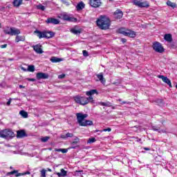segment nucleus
<instances>
[{
	"label": "nucleus",
	"instance_id": "f257e3e1",
	"mask_svg": "<svg viewBox=\"0 0 177 177\" xmlns=\"http://www.w3.org/2000/svg\"><path fill=\"white\" fill-rule=\"evenodd\" d=\"M76 116L77 122L80 127H88V125L93 124V122L91 120H85V118L88 117V114H82L81 113H78L76 114Z\"/></svg>",
	"mask_w": 177,
	"mask_h": 177
},
{
	"label": "nucleus",
	"instance_id": "f03ea898",
	"mask_svg": "<svg viewBox=\"0 0 177 177\" xmlns=\"http://www.w3.org/2000/svg\"><path fill=\"white\" fill-rule=\"evenodd\" d=\"M96 23L101 30H109L110 27V19L104 16H100Z\"/></svg>",
	"mask_w": 177,
	"mask_h": 177
},
{
	"label": "nucleus",
	"instance_id": "7ed1b4c3",
	"mask_svg": "<svg viewBox=\"0 0 177 177\" xmlns=\"http://www.w3.org/2000/svg\"><path fill=\"white\" fill-rule=\"evenodd\" d=\"M75 101L76 103L82 104V106H85L88 104V103H95V100H93V97L92 96L88 97L77 96L75 97Z\"/></svg>",
	"mask_w": 177,
	"mask_h": 177
},
{
	"label": "nucleus",
	"instance_id": "20e7f679",
	"mask_svg": "<svg viewBox=\"0 0 177 177\" xmlns=\"http://www.w3.org/2000/svg\"><path fill=\"white\" fill-rule=\"evenodd\" d=\"M15 136H16V134L9 129H6L0 131V138L3 139H12Z\"/></svg>",
	"mask_w": 177,
	"mask_h": 177
},
{
	"label": "nucleus",
	"instance_id": "39448f33",
	"mask_svg": "<svg viewBox=\"0 0 177 177\" xmlns=\"http://www.w3.org/2000/svg\"><path fill=\"white\" fill-rule=\"evenodd\" d=\"M118 32L119 34H122L125 35V37H129L130 38H135V37H136V32L135 31L124 28L118 29Z\"/></svg>",
	"mask_w": 177,
	"mask_h": 177
},
{
	"label": "nucleus",
	"instance_id": "423d86ee",
	"mask_svg": "<svg viewBox=\"0 0 177 177\" xmlns=\"http://www.w3.org/2000/svg\"><path fill=\"white\" fill-rule=\"evenodd\" d=\"M153 49L155 50V52H157L158 53H164V47H162V45L160 42H155L153 44Z\"/></svg>",
	"mask_w": 177,
	"mask_h": 177
},
{
	"label": "nucleus",
	"instance_id": "0eeeda50",
	"mask_svg": "<svg viewBox=\"0 0 177 177\" xmlns=\"http://www.w3.org/2000/svg\"><path fill=\"white\" fill-rule=\"evenodd\" d=\"M30 171L19 173V170H14V171L7 173V175L9 176V175H15V174L16 177H19V176H24V175H30Z\"/></svg>",
	"mask_w": 177,
	"mask_h": 177
},
{
	"label": "nucleus",
	"instance_id": "6e6552de",
	"mask_svg": "<svg viewBox=\"0 0 177 177\" xmlns=\"http://www.w3.org/2000/svg\"><path fill=\"white\" fill-rule=\"evenodd\" d=\"M133 3L138 8H149V3L147 1L141 2L140 1L133 0Z\"/></svg>",
	"mask_w": 177,
	"mask_h": 177
},
{
	"label": "nucleus",
	"instance_id": "1a4fd4ad",
	"mask_svg": "<svg viewBox=\"0 0 177 177\" xmlns=\"http://www.w3.org/2000/svg\"><path fill=\"white\" fill-rule=\"evenodd\" d=\"M89 5L92 8H100L102 6V1L100 0H89Z\"/></svg>",
	"mask_w": 177,
	"mask_h": 177
},
{
	"label": "nucleus",
	"instance_id": "9d476101",
	"mask_svg": "<svg viewBox=\"0 0 177 177\" xmlns=\"http://www.w3.org/2000/svg\"><path fill=\"white\" fill-rule=\"evenodd\" d=\"M37 80H48L49 75L48 73H37L36 75Z\"/></svg>",
	"mask_w": 177,
	"mask_h": 177
},
{
	"label": "nucleus",
	"instance_id": "9b49d317",
	"mask_svg": "<svg viewBox=\"0 0 177 177\" xmlns=\"http://www.w3.org/2000/svg\"><path fill=\"white\" fill-rule=\"evenodd\" d=\"M62 17L64 20H66L67 21H75V20L74 17H71L70 15L66 12L62 14Z\"/></svg>",
	"mask_w": 177,
	"mask_h": 177
},
{
	"label": "nucleus",
	"instance_id": "f8f14e48",
	"mask_svg": "<svg viewBox=\"0 0 177 177\" xmlns=\"http://www.w3.org/2000/svg\"><path fill=\"white\" fill-rule=\"evenodd\" d=\"M32 48L35 52H36V53H38L39 55L44 53V50H42V48H41L42 46H41V44L33 46Z\"/></svg>",
	"mask_w": 177,
	"mask_h": 177
},
{
	"label": "nucleus",
	"instance_id": "ddd939ff",
	"mask_svg": "<svg viewBox=\"0 0 177 177\" xmlns=\"http://www.w3.org/2000/svg\"><path fill=\"white\" fill-rule=\"evenodd\" d=\"M158 78H160L163 82H165V84H167L170 88H172V84L171 83V80L168 79V77L164 76V75H159Z\"/></svg>",
	"mask_w": 177,
	"mask_h": 177
},
{
	"label": "nucleus",
	"instance_id": "4468645a",
	"mask_svg": "<svg viewBox=\"0 0 177 177\" xmlns=\"http://www.w3.org/2000/svg\"><path fill=\"white\" fill-rule=\"evenodd\" d=\"M46 23H47V24H59V23H60V21L55 18H48L46 21Z\"/></svg>",
	"mask_w": 177,
	"mask_h": 177
},
{
	"label": "nucleus",
	"instance_id": "2eb2a0df",
	"mask_svg": "<svg viewBox=\"0 0 177 177\" xmlns=\"http://www.w3.org/2000/svg\"><path fill=\"white\" fill-rule=\"evenodd\" d=\"M122 16H124V13H122V11L120 10H117L115 12H114V17L115 19H122Z\"/></svg>",
	"mask_w": 177,
	"mask_h": 177
},
{
	"label": "nucleus",
	"instance_id": "dca6fc26",
	"mask_svg": "<svg viewBox=\"0 0 177 177\" xmlns=\"http://www.w3.org/2000/svg\"><path fill=\"white\" fill-rule=\"evenodd\" d=\"M78 143H80V138H78V137H75L74 140L71 143V149H75Z\"/></svg>",
	"mask_w": 177,
	"mask_h": 177
},
{
	"label": "nucleus",
	"instance_id": "f3484780",
	"mask_svg": "<svg viewBox=\"0 0 177 177\" xmlns=\"http://www.w3.org/2000/svg\"><path fill=\"white\" fill-rule=\"evenodd\" d=\"M97 78L98 79V80L97 81H100L101 84H103L104 85V84H106V79H104V77H103V73H100L97 75Z\"/></svg>",
	"mask_w": 177,
	"mask_h": 177
},
{
	"label": "nucleus",
	"instance_id": "a211bd4d",
	"mask_svg": "<svg viewBox=\"0 0 177 177\" xmlns=\"http://www.w3.org/2000/svg\"><path fill=\"white\" fill-rule=\"evenodd\" d=\"M81 31H82V30L78 28V27H77V26H75V28H73L71 30V32L73 34H75V35H78L81 34Z\"/></svg>",
	"mask_w": 177,
	"mask_h": 177
},
{
	"label": "nucleus",
	"instance_id": "6ab92c4d",
	"mask_svg": "<svg viewBox=\"0 0 177 177\" xmlns=\"http://www.w3.org/2000/svg\"><path fill=\"white\" fill-rule=\"evenodd\" d=\"M25 136H27V134L24 130H20L17 132V138H25Z\"/></svg>",
	"mask_w": 177,
	"mask_h": 177
},
{
	"label": "nucleus",
	"instance_id": "aec40b11",
	"mask_svg": "<svg viewBox=\"0 0 177 177\" xmlns=\"http://www.w3.org/2000/svg\"><path fill=\"white\" fill-rule=\"evenodd\" d=\"M97 93H99L96 89H92L86 92V96H89L88 97H90V96H92L93 95H95V94L97 95Z\"/></svg>",
	"mask_w": 177,
	"mask_h": 177
},
{
	"label": "nucleus",
	"instance_id": "412c9836",
	"mask_svg": "<svg viewBox=\"0 0 177 177\" xmlns=\"http://www.w3.org/2000/svg\"><path fill=\"white\" fill-rule=\"evenodd\" d=\"M20 30L15 28V27H12V29H11V35L13 36V35H19V34H20Z\"/></svg>",
	"mask_w": 177,
	"mask_h": 177
},
{
	"label": "nucleus",
	"instance_id": "4be33fe9",
	"mask_svg": "<svg viewBox=\"0 0 177 177\" xmlns=\"http://www.w3.org/2000/svg\"><path fill=\"white\" fill-rule=\"evenodd\" d=\"M50 60L52 63H60V62H63V59L56 57H52Z\"/></svg>",
	"mask_w": 177,
	"mask_h": 177
},
{
	"label": "nucleus",
	"instance_id": "5701e85b",
	"mask_svg": "<svg viewBox=\"0 0 177 177\" xmlns=\"http://www.w3.org/2000/svg\"><path fill=\"white\" fill-rule=\"evenodd\" d=\"M152 129L153 131H156L157 132H159V133H165L167 132L165 130H162L157 126H153Z\"/></svg>",
	"mask_w": 177,
	"mask_h": 177
},
{
	"label": "nucleus",
	"instance_id": "b1692460",
	"mask_svg": "<svg viewBox=\"0 0 177 177\" xmlns=\"http://www.w3.org/2000/svg\"><path fill=\"white\" fill-rule=\"evenodd\" d=\"M54 35L55 33H53V32H44V38H52Z\"/></svg>",
	"mask_w": 177,
	"mask_h": 177
},
{
	"label": "nucleus",
	"instance_id": "393cba45",
	"mask_svg": "<svg viewBox=\"0 0 177 177\" xmlns=\"http://www.w3.org/2000/svg\"><path fill=\"white\" fill-rule=\"evenodd\" d=\"M26 40V37L24 36H19V35H17V37H15V42H20L24 41Z\"/></svg>",
	"mask_w": 177,
	"mask_h": 177
},
{
	"label": "nucleus",
	"instance_id": "a878e982",
	"mask_svg": "<svg viewBox=\"0 0 177 177\" xmlns=\"http://www.w3.org/2000/svg\"><path fill=\"white\" fill-rule=\"evenodd\" d=\"M57 176L59 177H64L67 176V171L64 170V169H61L60 173H57Z\"/></svg>",
	"mask_w": 177,
	"mask_h": 177
},
{
	"label": "nucleus",
	"instance_id": "bb28decb",
	"mask_svg": "<svg viewBox=\"0 0 177 177\" xmlns=\"http://www.w3.org/2000/svg\"><path fill=\"white\" fill-rule=\"evenodd\" d=\"M84 8H85V3H84L82 1L79 3L76 6L77 10H82Z\"/></svg>",
	"mask_w": 177,
	"mask_h": 177
},
{
	"label": "nucleus",
	"instance_id": "cd10ccee",
	"mask_svg": "<svg viewBox=\"0 0 177 177\" xmlns=\"http://www.w3.org/2000/svg\"><path fill=\"white\" fill-rule=\"evenodd\" d=\"M164 39L167 42H172V35L171 34H166L165 35Z\"/></svg>",
	"mask_w": 177,
	"mask_h": 177
},
{
	"label": "nucleus",
	"instance_id": "c85d7f7f",
	"mask_svg": "<svg viewBox=\"0 0 177 177\" xmlns=\"http://www.w3.org/2000/svg\"><path fill=\"white\" fill-rule=\"evenodd\" d=\"M23 3V0H15L13 1L14 6H16V8H19V6H21Z\"/></svg>",
	"mask_w": 177,
	"mask_h": 177
},
{
	"label": "nucleus",
	"instance_id": "c756f323",
	"mask_svg": "<svg viewBox=\"0 0 177 177\" xmlns=\"http://www.w3.org/2000/svg\"><path fill=\"white\" fill-rule=\"evenodd\" d=\"M35 33L37 34V37L41 39V38H44V32H41L39 30H35Z\"/></svg>",
	"mask_w": 177,
	"mask_h": 177
},
{
	"label": "nucleus",
	"instance_id": "7c9ffc66",
	"mask_svg": "<svg viewBox=\"0 0 177 177\" xmlns=\"http://www.w3.org/2000/svg\"><path fill=\"white\" fill-rule=\"evenodd\" d=\"M19 114L24 118H27L28 117V113L26 111H20Z\"/></svg>",
	"mask_w": 177,
	"mask_h": 177
},
{
	"label": "nucleus",
	"instance_id": "2f4dec72",
	"mask_svg": "<svg viewBox=\"0 0 177 177\" xmlns=\"http://www.w3.org/2000/svg\"><path fill=\"white\" fill-rule=\"evenodd\" d=\"M4 32H5V34H7L8 35H11L12 27H10V28L8 27L6 29H4Z\"/></svg>",
	"mask_w": 177,
	"mask_h": 177
},
{
	"label": "nucleus",
	"instance_id": "473e14b6",
	"mask_svg": "<svg viewBox=\"0 0 177 177\" xmlns=\"http://www.w3.org/2000/svg\"><path fill=\"white\" fill-rule=\"evenodd\" d=\"M167 6H170V8H176V4H175V3L171 2V1H167Z\"/></svg>",
	"mask_w": 177,
	"mask_h": 177
},
{
	"label": "nucleus",
	"instance_id": "72a5a7b5",
	"mask_svg": "<svg viewBox=\"0 0 177 177\" xmlns=\"http://www.w3.org/2000/svg\"><path fill=\"white\" fill-rule=\"evenodd\" d=\"M28 71L30 73H34L35 71V66L34 65H29L28 66Z\"/></svg>",
	"mask_w": 177,
	"mask_h": 177
},
{
	"label": "nucleus",
	"instance_id": "f704fd0d",
	"mask_svg": "<svg viewBox=\"0 0 177 177\" xmlns=\"http://www.w3.org/2000/svg\"><path fill=\"white\" fill-rule=\"evenodd\" d=\"M73 136L74 134L71 133H67L66 136H62L61 138H62V139H66V138H73Z\"/></svg>",
	"mask_w": 177,
	"mask_h": 177
},
{
	"label": "nucleus",
	"instance_id": "c9c22d12",
	"mask_svg": "<svg viewBox=\"0 0 177 177\" xmlns=\"http://www.w3.org/2000/svg\"><path fill=\"white\" fill-rule=\"evenodd\" d=\"M50 139L49 136H45L41 138V141L43 142L44 143H46V142H48Z\"/></svg>",
	"mask_w": 177,
	"mask_h": 177
},
{
	"label": "nucleus",
	"instance_id": "e433bc0d",
	"mask_svg": "<svg viewBox=\"0 0 177 177\" xmlns=\"http://www.w3.org/2000/svg\"><path fill=\"white\" fill-rule=\"evenodd\" d=\"M41 177H46V170L45 169H41Z\"/></svg>",
	"mask_w": 177,
	"mask_h": 177
},
{
	"label": "nucleus",
	"instance_id": "4c0bfd02",
	"mask_svg": "<svg viewBox=\"0 0 177 177\" xmlns=\"http://www.w3.org/2000/svg\"><path fill=\"white\" fill-rule=\"evenodd\" d=\"M95 142H96V138H91L88 140L87 143H95Z\"/></svg>",
	"mask_w": 177,
	"mask_h": 177
},
{
	"label": "nucleus",
	"instance_id": "58836bf2",
	"mask_svg": "<svg viewBox=\"0 0 177 177\" xmlns=\"http://www.w3.org/2000/svg\"><path fill=\"white\" fill-rule=\"evenodd\" d=\"M101 106H105L106 107L110 106V102H100Z\"/></svg>",
	"mask_w": 177,
	"mask_h": 177
},
{
	"label": "nucleus",
	"instance_id": "ea45409f",
	"mask_svg": "<svg viewBox=\"0 0 177 177\" xmlns=\"http://www.w3.org/2000/svg\"><path fill=\"white\" fill-rule=\"evenodd\" d=\"M37 9L39 10H45V6L40 4L37 6Z\"/></svg>",
	"mask_w": 177,
	"mask_h": 177
},
{
	"label": "nucleus",
	"instance_id": "a19ab883",
	"mask_svg": "<svg viewBox=\"0 0 177 177\" xmlns=\"http://www.w3.org/2000/svg\"><path fill=\"white\" fill-rule=\"evenodd\" d=\"M65 77H66V75L65 74H62V75H58L59 80H63Z\"/></svg>",
	"mask_w": 177,
	"mask_h": 177
},
{
	"label": "nucleus",
	"instance_id": "79ce46f5",
	"mask_svg": "<svg viewBox=\"0 0 177 177\" xmlns=\"http://www.w3.org/2000/svg\"><path fill=\"white\" fill-rule=\"evenodd\" d=\"M102 132H111V128L104 129Z\"/></svg>",
	"mask_w": 177,
	"mask_h": 177
},
{
	"label": "nucleus",
	"instance_id": "37998d69",
	"mask_svg": "<svg viewBox=\"0 0 177 177\" xmlns=\"http://www.w3.org/2000/svg\"><path fill=\"white\" fill-rule=\"evenodd\" d=\"M67 151H68L67 149H62L61 153L65 154V153H67Z\"/></svg>",
	"mask_w": 177,
	"mask_h": 177
},
{
	"label": "nucleus",
	"instance_id": "c03bdc74",
	"mask_svg": "<svg viewBox=\"0 0 177 177\" xmlns=\"http://www.w3.org/2000/svg\"><path fill=\"white\" fill-rule=\"evenodd\" d=\"M61 1L62 3L68 6V2L67 1V0H61Z\"/></svg>",
	"mask_w": 177,
	"mask_h": 177
},
{
	"label": "nucleus",
	"instance_id": "a18cd8bd",
	"mask_svg": "<svg viewBox=\"0 0 177 177\" xmlns=\"http://www.w3.org/2000/svg\"><path fill=\"white\" fill-rule=\"evenodd\" d=\"M83 55L85 56L86 57H88V51L83 50Z\"/></svg>",
	"mask_w": 177,
	"mask_h": 177
},
{
	"label": "nucleus",
	"instance_id": "49530a36",
	"mask_svg": "<svg viewBox=\"0 0 177 177\" xmlns=\"http://www.w3.org/2000/svg\"><path fill=\"white\" fill-rule=\"evenodd\" d=\"M7 46H8V44H3V45L0 46V48H1V49H3V48H6Z\"/></svg>",
	"mask_w": 177,
	"mask_h": 177
},
{
	"label": "nucleus",
	"instance_id": "de8ad7c7",
	"mask_svg": "<svg viewBox=\"0 0 177 177\" xmlns=\"http://www.w3.org/2000/svg\"><path fill=\"white\" fill-rule=\"evenodd\" d=\"M10 103H12V99H10V100L7 102V106H10Z\"/></svg>",
	"mask_w": 177,
	"mask_h": 177
},
{
	"label": "nucleus",
	"instance_id": "09e8293b",
	"mask_svg": "<svg viewBox=\"0 0 177 177\" xmlns=\"http://www.w3.org/2000/svg\"><path fill=\"white\" fill-rule=\"evenodd\" d=\"M129 103H131V102H127L123 101L120 103V104H129Z\"/></svg>",
	"mask_w": 177,
	"mask_h": 177
},
{
	"label": "nucleus",
	"instance_id": "8fccbe9b",
	"mask_svg": "<svg viewBox=\"0 0 177 177\" xmlns=\"http://www.w3.org/2000/svg\"><path fill=\"white\" fill-rule=\"evenodd\" d=\"M134 139H136V142H141V141H142V139L138 138H135V137H134Z\"/></svg>",
	"mask_w": 177,
	"mask_h": 177
},
{
	"label": "nucleus",
	"instance_id": "3c124183",
	"mask_svg": "<svg viewBox=\"0 0 177 177\" xmlns=\"http://www.w3.org/2000/svg\"><path fill=\"white\" fill-rule=\"evenodd\" d=\"M28 81H31L32 82H34L35 81V79H34V78H28Z\"/></svg>",
	"mask_w": 177,
	"mask_h": 177
},
{
	"label": "nucleus",
	"instance_id": "603ef678",
	"mask_svg": "<svg viewBox=\"0 0 177 177\" xmlns=\"http://www.w3.org/2000/svg\"><path fill=\"white\" fill-rule=\"evenodd\" d=\"M121 41H122V44H125V42H127V39H124V38H122Z\"/></svg>",
	"mask_w": 177,
	"mask_h": 177
},
{
	"label": "nucleus",
	"instance_id": "864d4df0",
	"mask_svg": "<svg viewBox=\"0 0 177 177\" xmlns=\"http://www.w3.org/2000/svg\"><path fill=\"white\" fill-rule=\"evenodd\" d=\"M55 151L62 152V149H55Z\"/></svg>",
	"mask_w": 177,
	"mask_h": 177
},
{
	"label": "nucleus",
	"instance_id": "5fc2aeb1",
	"mask_svg": "<svg viewBox=\"0 0 177 177\" xmlns=\"http://www.w3.org/2000/svg\"><path fill=\"white\" fill-rule=\"evenodd\" d=\"M144 150L150 151V148H149V147H144Z\"/></svg>",
	"mask_w": 177,
	"mask_h": 177
},
{
	"label": "nucleus",
	"instance_id": "6e6d98bb",
	"mask_svg": "<svg viewBox=\"0 0 177 177\" xmlns=\"http://www.w3.org/2000/svg\"><path fill=\"white\" fill-rule=\"evenodd\" d=\"M21 68L23 70V71H27V69L26 68H25L24 67H21Z\"/></svg>",
	"mask_w": 177,
	"mask_h": 177
},
{
	"label": "nucleus",
	"instance_id": "4d7b16f0",
	"mask_svg": "<svg viewBox=\"0 0 177 177\" xmlns=\"http://www.w3.org/2000/svg\"><path fill=\"white\" fill-rule=\"evenodd\" d=\"M157 103H160L161 104V103H162V101L161 100H158Z\"/></svg>",
	"mask_w": 177,
	"mask_h": 177
},
{
	"label": "nucleus",
	"instance_id": "13d9d810",
	"mask_svg": "<svg viewBox=\"0 0 177 177\" xmlns=\"http://www.w3.org/2000/svg\"><path fill=\"white\" fill-rule=\"evenodd\" d=\"M8 60H9V62H13V60H15V59H13V58H9Z\"/></svg>",
	"mask_w": 177,
	"mask_h": 177
},
{
	"label": "nucleus",
	"instance_id": "bf43d9fd",
	"mask_svg": "<svg viewBox=\"0 0 177 177\" xmlns=\"http://www.w3.org/2000/svg\"><path fill=\"white\" fill-rule=\"evenodd\" d=\"M76 172H78V173L81 174V172H84V171L80 170V171H76Z\"/></svg>",
	"mask_w": 177,
	"mask_h": 177
},
{
	"label": "nucleus",
	"instance_id": "052dcab7",
	"mask_svg": "<svg viewBox=\"0 0 177 177\" xmlns=\"http://www.w3.org/2000/svg\"><path fill=\"white\" fill-rule=\"evenodd\" d=\"M19 88L21 89V88H24V86L23 85H19Z\"/></svg>",
	"mask_w": 177,
	"mask_h": 177
},
{
	"label": "nucleus",
	"instance_id": "680f3d73",
	"mask_svg": "<svg viewBox=\"0 0 177 177\" xmlns=\"http://www.w3.org/2000/svg\"><path fill=\"white\" fill-rule=\"evenodd\" d=\"M113 84H114V85H118L120 83L114 82Z\"/></svg>",
	"mask_w": 177,
	"mask_h": 177
},
{
	"label": "nucleus",
	"instance_id": "e2e57ef3",
	"mask_svg": "<svg viewBox=\"0 0 177 177\" xmlns=\"http://www.w3.org/2000/svg\"><path fill=\"white\" fill-rule=\"evenodd\" d=\"M48 171H49V172H52V169H48Z\"/></svg>",
	"mask_w": 177,
	"mask_h": 177
},
{
	"label": "nucleus",
	"instance_id": "0e129e2a",
	"mask_svg": "<svg viewBox=\"0 0 177 177\" xmlns=\"http://www.w3.org/2000/svg\"><path fill=\"white\" fill-rule=\"evenodd\" d=\"M10 168L11 169H13V167H10Z\"/></svg>",
	"mask_w": 177,
	"mask_h": 177
},
{
	"label": "nucleus",
	"instance_id": "69168bd1",
	"mask_svg": "<svg viewBox=\"0 0 177 177\" xmlns=\"http://www.w3.org/2000/svg\"><path fill=\"white\" fill-rule=\"evenodd\" d=\"M119 102H121V99H119Z\"/></svg>",
	"mask_w": 177,
	"mask_h": 177
},
{
	"label": "nucleus",
	"instance_id": "338daca9",
	"mask_svg": "<svg viewBox=\"0 0 177 177\" xmlns=\"http://www.w3.org/2000/svg\"><path fill=\"white\" fill-rule=\"evenodd\" d=\"M26 1H30V0H26Z\"/></svg>",
	"mask_w": 177,
	"mask_h": 177
},
{
	"label": "nucleus",
	"instance_id": "774afa93",
	"mask_svg": "<svg viewBox=\"0 0 177 177\" xmlns=\"http://www.w3.org/2000/svg\"><path fill=\"white\" fill-rule=\"evenodd\" d=\"M0 28H1V24H0Z\"/></svg>",
	"mask_w": 177,
	"mask_h": 177
}]
</instances>
